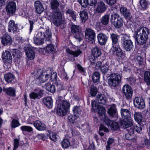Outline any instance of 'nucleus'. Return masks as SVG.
Listing matches in <instances>:
<instances>
[{
    "label": "nucleus",
    "mask_w": 150,
    "mask_h": 150,
    "mask_svg": "<svg viewBox=\"0 0 150 150\" xmlns=\"http://www.w3.org/2000/svg\"><path fill=\"white\" fill-rule=\"evenodd\" d=\"M96 67L99 68L103 74L106 73L109 68L114 73L111 74L108 79V83L111 88H114L118 86L120 83L122 77V69H117L114 61L109 59L105 63L103 64L101 61L98 62L96 64Z\"/></svg>",
    "instance_id": "1"
},
{
    "label": "nucleus",
    "mask_w": 150,
    "mask_h": 150,
    "mask_svg": "<svg viewBox=\"0 0 150 150\" xmlns=\"http://www.w3.org/2000/svg\"><path fill=\"white\" fill-rule=\"evenodd\" d=\"M42 29L36 32L33 38L35 44L38 45H42L44 43V39L46 41H49L52 37V33L49 29L47 28L46 32Z\"/></svg>",
    "instance_id": "2"
},
{
    "label": "nucleus",
    "mask_w": 150,
    "mask_h": 150,
    "mask_svg": "<svg viewBox=\"0 0 150 150\" xmlns=\"http://www.w3.org/2000/svg\"><path fill=\"white\" fill-rule=\"evenodd\" d=\"M149 33V30L146 27H142L135 31L134 38L136 44L140 45L145 44L148 38Z\"/></svg>",
    "instance_id": "3"
},
{
    "label": "nucleus",
    "mask_w": 150,
    "mask_h": 150,
    "mask_svg": "<svg viewBox=\"0 0 150 150\" xmlns=\"http://www.w3.org/2000/svg\"><path fill=\"white\" fill-rule=\"evenodd\" d=\"M56 103H58L57 109V114L60 116L66 115L70 107L69 102L65 100H57Z\"/></svg>",
    "instance_id": "4"
},
{
    "label": "nucleus",
    "mask_w": 150,
    "mask_h": 150,
    "mask_svg": "<svg viewBox=\"0 0 150 150\" xmlns=\"http://www.w3.org/2000/svg\"><path fill=\"white\" fill-rule=\"evenodd\" d=\"M126 120V121L123 120L121 122L124 128L130 127V129H133L138 133L142 131V128L140 126L139 124L138 125H135L131 118Z\"/></svg>",
    "instance_id": "5"
},
{
    "label": "nucleus",
    "mask_w": 150,
    "mask_h": 150,
    "mask_svg": "<svg viewBox=\"0 0 150 150\" xmlns=\"http://www.w3.org/2000/svg\"><path fill=\"white\" fill-rule=\"evenodd\" d=\"M130 36L125 35L121 38V43L124 49L127 51H132L134 47L133 43L130 40Z\"/></svg>",
    "instance_id": "6"
},
{
    "label": "nucleus",
    "mask_w": 150,
    "mask_h": 150,
    "mask_svg": "<svg viewBox=\"0 0 150 150\" xmlns=\"http://www.w3.org/2000/svg\"><path fill=\"white\" fill-rule=\"evenodd\" d=\"M110 52L112 55H115L120 59L122 58L125 56V52L121 49L119 44L112 45Z\"/></svg>",
    "instance_id": "7"
},
{
    "label": "nucleus",
    "mask_w": 150,
    "mask_h": 150,
    "mask_svg": "<svg viewBox=\"0 0 150 150\" xmlns=\"http://www.w3.org/2000/svg\"><path fill=\"white\" fill-rule=\"evenodd\" d=\"M71 32L74 37L79 40L81 41L84 38L83 34L81 29L77 25H72L71 26Z\"/></svg>",
    "instance_id": "8"
},
{
    "label": "nucleus",
    "mask_w": 150,
    "mask_h": 150,
    "mask_svg": "<svg viewBox=\"0 0 150 150\" xmlns=\"http://www.w3.org/2000/svg\"><path fill=\"white\" fill-rule=\"evenodd\" d=\"M86 40L88 42L93 43L95 39V34L94 32L90 28H87L85 32Z\"/></svg>",
    "instance_id": "9"
},
{
    "label": "nucleus",
    "mask_w": 150,
    "mask_h": 150,
    "mask_svg": "<svg viewBox=\"0 0 150 150\" xmlns=\"http://www.w3.org/2000/svg\"><path fill=\"white\" fill-rule=\"evenodd\" d=\"M41 71L40 69L39 70L34 73V78L37 79V81H39L40 83H42L48 79V75L47 74L44 76Z\"/></svg>",
    "instance_id": "10"
},
{
    "label": "nucleus",
    "mask_w": 150,
    "mask_h": 150,
    "mask_svg": "<svg viewBox=\"0 0 150 150\" xmlns=\"http://www.w3.org/2000/svg\"><path fill=\"white\" fill-rule=\"evenodd\" d=\"M122 91L127 99H130L131 98L133 91L130 86L128 84L124 85L122 88Z\"/></svg>",
    "instance_id": "11"
},
{
    "label": "nucleus",
    "mask_w": 150,
    "mask_h": 150,
    "mask_svg": "<svg viewBox=\"0 0 150 150\" xmlns=\"http://www.w3.org/2000/svg\"><path fill=\"white\" fill-rule=\"evenodd\" d=\"M116 105L112 104L108 106V113L111 117L114 118V120H116L118 118L117 110L116 108Z\"/></svg>",
    "instance_id": "12"
},
{
    "label": "nucleus",
    "mask_w": 150,
    "mask_h": 150,
    "mask_svg": "<svg viewBox=\"0 0 150 150\" xmlns=\"http://www.w3.org/2000/svg\"><path fill=\"white\" fill-rule=\"evenodd\" d=\"M43 93V91L42 90L37 88L35 89L34 92L30 94L29 96L31 99H39L42 97Z\"/></svg>",
    "instance_id": "13"
},
{
    "label": "nucleus",
    "mask_w": 150,
    "mask_h": 150,
    "mask_svg": "<svg viewBox=\"0 0 150 150\" xmlns=\"http://www.w3.org/2000/svg\"><path fill=\"white\" fill-rule=\"evenodd\" d=\"M1 58L5 64H11L12 62V56L10 52L5 50L2 54Z\"/></svg>",
    "instance_id": "14"
},
{
    "label": "nucleus",
    "mask_w": 150,
    "mask_h": 150,
    "mask_svg": "<svg viewBox=\"0 0 150 150\" xmlns=\"http://www.w3.org/2000/svg\"><path fill=\"white\" fill-rule=\"evenodd\" d=\"M16 3L13 1H9L6 6L7 13L9 15L14 13L16 10Z\"/></svg>",
    "instance_id": "15"
},
{
    "label": "nucleus",
    "mask_w": 150,
    "mask_h": 150,
    "mask_svg": "<svg viewBox=\"0 0 150 150\" xmlns=\"http://www.w3.org/2000/svg\"><path fill=\"white\" fill-rule=\"evenodd\" d=\"M134 105L138 108L142 109L145 107V104L144 99L140 97L135 98L133 100Z\"/></svg>",
    "instance_id": "16"
},
{
    "label": "nucleus",
    "mask_w": 150,
    "mask_h": 150,
    "mask_svg": "<svg viewBox=\"0 0 150 150\" xmlns=\"http://www.w3.org/2000/svg\"><path fill=\"white\" fill-rule=\"evenodd\" d=\"M104 121L106 125L110 126L112 130H117L119 128V124L117 122L112 121L108 118H105Z\"/></svg>",
    "instance_id": "17"
},
{
    "label": "nucleus",
    "mask_w": 150,
    "mask_h": 150,
    "mask_svg": "<svg viewBox=\"0 0 150 150\" xmlns=\"http://www.w3.org/2000/svg\"><path fill=\"white\" fill-rule=\"evenodd\" d=\"M61 145L64 149H67L69 146L74 148L75 147V139L72 138L71 142L67 139H64L62 142Z\"/></svg>",
    "instance_id": "18"
},
{
    "label": "nucleus",
    "mask_w": 150,
    "mask_h": 150,
    "mask_svg": "<svg viewBox=\"0 0 150 150\" xmlns=\"http://www.w3.org/2000/svg\"><path fill=\"white\" fill-rule=\"evenodd\" d=\"M24 51L28 59L32 60L35 58V52L33 48L32 47L30 46L25 47Z\"/></svg>",
    "instance_id": "19"
},
{
    "label": "nucleus",
    "mask_w": 150,
    "mask_h": 150,
    "mask_svg": "<svg viewBox=\"0 0 150 150\" xmlns=\"http://www.w3.org/2000/svg\"><path fill=\"white\" fill-rule=\"evenodd\" d=\"M126 22L124 21L125 24L126 25L128 28H137L140 25V22L138 21H136V19H125Z\"/></svg>",
    "instance_id": "20"
},
{
    "label": "nucleus",
    "mask_w": 150,
    "mask_h": 150,
    "mask_svg": "<svg viewBox=\"0 0 150 150\" xmlns=\"http://www.w3.org/2000/svg\"><path fill=\"white\" fill-rule=\"evenodd\" d=\"M1 40L2 43L5 46L11 45L13 41L10 36L7 34H4L1 38Z\"/></svg>",
    "instance_id": "21"
},
{
    "label": "nucleus",
    "mask_w": 150,
    "mask_h": 150,
    "mask_svg": "<svg viewBox=\"0 0 150 150\" xmlns=\"http://www.w3.org/2000/svg\"><path fill=\"white\" fill-rule=\"evenodd\" d=\"M128 132L125 134V138L127 140H129L131 142L136 143L137 141L136 137L134 134V130L133 129H127Z\"/></svg>",
    "instance_id": "22"
},
{
    "label": "nucleus",
    "mask_w": 150,
    "mask_h": 150,
    "mask_svg": "<svg viewBox=\"0 0 150 150\" xmlns=\"http://www.w3.org/2000/svg\"><path fill=\"white\" fill-rule=\"evenodd\" d=\"M34 6L35 11L38 14H41L45 10L42 3L39 1L35 2Z\"/></svg>",
    "instance_id": "23"
},
{
    "label": "nucleus",
    "mask_w": 150,
    "mask_h": 150,
    "mask_svg": "<svg viewBox=\"0 0 150 150\" xmlns=\"http://www.w3.org/2000/svg\"><path fill=\"white\" fill-rule=\"evenodd\" d=\"M98 40L101 45H105L108 40V36L106 34L100 33L97 35Z\"/></svg>",
    "instance_id": "24"
},
{
    "label": "nucleus",
    "mask_w": 150,
    "mask_h": 150,
    "mask_svg": "<svg viewBox=\"0 0 150 150\" xmlns=\"http://www.w3.org/2000/svg\"><path fill=\"white\" fill-rule=\"evenodd\" d=\"M97 5L96 11L98 13H103L107 9V6L102 1H100L99 2L97 3Z\"/></svg>",
    "instance_id": "25"
},
{
    "label": "nucleus",
    "mask_w": 150,
    "mask_h": 150,
    "mask_svg": "<svg viewBox=\"0 0 150 150\" xmlns=\"http://www.w3.org/2000/svg\"><path fill=\"white\" fill-rule=\"evenodd\" d=\"M34 126L39 131H44L46 129V126L45 124L39 120H37L34 123Z\"/></svg>",
    "instance_id": "26"
},
{
    "label": "nucleus",
    "mask_w": 150,
    "mask_h": 150,
    "mask_svg": "<svg viewBox=\"0 0 150 150\" xmlns=\"http://www.w3.org/2000/svg\"><path fill=\"white\" fill-rule=\"evenodd\" d=\"M75 51L71 50L69 48L66 49V52L69 54L72 55L74 57H77L82 53V52L78 47L75 46Z\"/></svg>",
    "instance_id": "27"
},
{
    "label": "nucleus",
    "mask_w": 150,
    "mask_h": 150,
    "mask_svg": "<svg viewBox=\"0 0 150 150\" xmlns=\"http://www.w3.org/2000/svg\"><path fill=\"white\" fill-rule=\"evenodd\" d=\"M97 99L100 104L105 105L108 102V96L103 94H98L97 96Z\"/></svg>",
    "instance_id": "28"
},
{
    "label": "nucleus",
    "mask_w": 150,
    "mask_h": 150,
    "mask_svg": "<svg viewBox=\"0 0 150 150\" xmlns=\"http://www.w3.org/2000/svg\"><path fill=\"white\" fill-rule=\"evenodd\" d=\"M120 12L123 15L125 19H131L132 16L129 10H128L125 7H120Z\"/></svg>",
    "instance_id": "29"
},
{
    "label": "nucleus",
    "mask_w": 150,
    "mask_h": 150,
    "mask_svg": "<svg viewBox=\"0 0 150 150\" xmlns=\"http://www.w3.org/2000/svg\"><path fill=\"white\" fill-rule=\"evenodd\" d=\"M44 105L48 108H51L53 106V100L52 98L48 96L44 98L43 100Z\"/></svg>",
    "instance_id": "30"
},
{
    "label": "nucleus",
    "mask_w": 150,
    "mask_h": 150,
    "mask_svg": "<svg viewBox=\"0 0 150 150\" xmlns=\"http://www.w3.org/2000/svg\"><path fill=\"white\" fill-rule=\"evenodd\" d=\"M121 116L123 118L127 119L131 118L130 112L128 109L122 108L120 110Z\"/></svg>",
    "instance_id": "31"
},
{
    "label": "nucleus",
    "mask_w": 150,
    "mask_h": 150,
    "mask_svg": "<svg viewBox=\"0 0 150 150\" xmlns=\"http://www.w3.org/2000/svg\"><path fill=\"white\" fill-rule=\"evenodd\" d=\"M5 81L7 82H14L15 81L14 75L11 73H8L4 75Z\"/></svg>",
    "instance_id": "32"
},
{
    "label": "nucleus",
    "mask_w": 150,
    "mask_h": 150,
    "mask_svg": "<svg viewBox=\"0 0 150 150\" xmlns=\"http://www.w3.org/2000/svg\"><path fill=\"white\" fill-rule=\"evenodd\" d=\"M110 14H111L110 19L118 18L120 17L119 15L117 13L113 12L112 13H110V11H108L102 17V19H109Z\"/></svg>",
    "instance_id": "33"
},
{
    "label": "nucleus",
    "mask_w": 150,
    "mask_h": 150,
    "mask_svg": "<svg viewBox=\"0 0 150 150\" xmlns=\"http://www.w3.org/2000/svg\"><path fill=\"white\" fill-rule=\"evenodd\" d=\"M139 3L141 9L143 10L147 9L150 4L149 1L148 0H139Z\"/></svg>",
    "instance_id": "34"
},
{
    "label": "nucleus",
    "mask_w": 150,
    "mask_h": 150,
    "mask_svg": "<svg viewBox=\"0 0 150 150\" xmlns=\"http://www.w3.org/2000/svg\"><path fill=\"white\" fill-rule=\"evenodd\" d=\"M60 5L59 0H50V7L52 10L59 9V7Z\"/></svg>",
    "instance_id": "35"
},
{
    "label": "nucleus",
    "mask_w": 150,
    "mask_h": 150,
    "mask_svg": "<svg viewBox=\"0 0 150 150\" xmlns=\"http://www.w3.org/2000/svg\"><path fill=\"white\" fill-rule=\"evenodd\" d=\"M17 25L13 20H11L9 22L8 31L9 32L13 31L16 32L17 30Z\"/></svg>",
    "instance_id": "36"
},
{
    "label": "nucleus",
    "mask_w": 150,
    "mask_h": 150,
    "mask_svg": "<svg viewBox=\"0 0 150 150\" xmlns=\"http://www.w3.org/2000/svg\"><path fill=\"white\" fill-rule=\"evenodd\" d=\"M4 91L8 96L14 97L16 95V90L13 88L9 87L4 89Z\"/></svg>",
    "instance_id": "37"
},
{
    "label": "nucleus",
    "mask_w": 150,
    "mask_h": 150,
    "mask_svg": "<svg viewBox=\"0 0 150 150\" xmlns=\"http://www.w3.org/2000/svg\"><path fill=\"white\" fill-rule=\"evenodd\" d=\"M91 52L93 56H94L97 58L100 56L101 54V50L99 47L96 46L92 49Z\"/></svg>",
    "instance_id": "38"
},
{
    "label": "nucleus",
    "mask_w": 150,
    "mask_h": 150,
    "mask_svg": "<svg viewBox=\"0 0 150 150\" xmlns=\"http://www.w3.org/2000/svg\"><path fill=\"white\" fill-rule=\"evenodd\" d=\"M12 54L15 60H16L18 62L20 61L21 54L20 51L18 49H13Z\"/></svg>",
    "instance_id": "39"
},
{
    "label": "nucleus",
    "mask_w": 150,
    "mask_h": 150,
    "mask_svg": "<svg viewBox=\"0 0 150 150\" xmlns=\"http://www.w3.org/2000/svg\"><path fill=\"white\" fill-rule=\"evenodd\" d=\"M47 71L48 79H50V80L53 79V80H54L56 81H57L56 79L57 73L56 72H54L52 73V69H48L47 70Z\"/></svg>",
    "instance_id": "40"
},
{
    "label": "nucleus",
    "mask_w": 150,
    "mask_h": 150,
    "mask_svg": "<svg viewBox=\"0 0 150 150\" xmlns=\"http://www.w3.org/2000/svg\"><path fill=\"white\" fill-rule=\"evenodd\" d=\"M111 21L113 22L114 26L116 28H120L123 25L124 21L123 19H111Z\"/></svg>",
    "instance_id": "41"
},
{
    "label": "nucleus",
    "mask_w": 150,
    "mask_h": 150,
    "mask_svg": "<svg viewBox=\"0 0 150 150\" xmlns=\"http://www.w3.org/2000/svg\"><path fill=\"white\" fill-rule=\"evenodd\" d=\"M52 11L53 19H62V15L59 8Z\"/></svg>",
    "instance_id": "42"
},
{
    "label": "nucleus",
    "mask_w": 150,
    "mask_h": 150,
    "mask_svg": "<svg viewBox=\"0 0 150 150\" xmlns=\"http://www.w3.org/2000/svg\"><path fill=\"white\" fill-rule=\"evenodd\" d=\"M44 50L46 52L48 53L53 54L55 52L54 46L52 44L47 45Z\"/></svg>",
    "instance_id": "43"
},
{
    "label": "nucleus",
    "mask_w": 150,
    "mask_h": 150,
    "mask_svg": "<svg viewBox=\"0 0 150 150\" xmlns=\"http://www.w3.org/2000/svg\"><path fill=\"white\" fill-rule=\"evenodd\" d=\"M45 88L47 91L52 93H54L55 92V87L54 85H51L49 83H48L44 86Z\"/></svg>",
    "instance_id": "44"
},
{
    "label": "nucleus",
    "mask_w": 150,
    "mask_h": 150,
    "mask_svg": "<svg viewBox=\"0 0 150 150\" xmlns=\"http://www.w3.org/2000/svg\"><path fill=\"white\" fill-rule=\"evenodd\" d=\"M66 13L67 15L69 14V16L72 19H76L78 16L76 12L71 8L67 10L66 11Z\"/></svg>",
    "instance_id": "45"
},
{
    "label": "nucleus",
    "mask_w": 150,
    "mask_h": 150,
    "mask_svg": "<svg viewBox=\"0 0 150 150\" xmlns=\"http://www.w3.org/2000/svg\"><path fill=\"white\" fill-rule=\"evenodd\" d=\"M20 129L23 133L26 132H30L33 130V128L29 126H22L20 127Z\"/></svg>",
    "instance_id": "46"
},
{
    "label": "nucleus",
    "mask_w": 150,
    "mask_h": 150,
    "mask_svg": "<svg viewBox=\"0 0 150 150\" xmlns=\"http://www.w3.org/2000/svg\"><path fill=\"white\" fill-rule=\"evenodd\" d=\"M144 81L148 85L150 84V70L146 71L144 73Z\"/></svg>",
    "instance_id": "47"
},
{
    "label": "nucleus",
    "mask_w": 150,
    "mask_h": 150,
    "mask_svg": "<svg viewBox=\"0 0 150 150\" xmlns=\"http://www.w3.org/2000/svg\"><path fill=\"white\" fill-rule=\"evenodd\" d=\"M134 117L136 121L138 123L142 121V114L140 112H135L134 115Z\"/></svg>",
    "instance_id": "48"
},
{
    "label": "nucleus",
    "mask_w": 150,
    "mask_h": 150,
    "mask_svg": "<svg viewBox=\"0 0 150 150\" xmlns=\"http://www.w3.org/2000/svg\"><path fill=\"white\" fill-rule=\"evenodd\" d=\"M110 37L112 41V45L118 44L117 42L118 36L114 33L110 34Z\"/></svg>",
    "instance_id": "49"
},
{
    "label": "nucleus",
    "mask_w": 150,
    "mask_h": 150,
    "mask_svg": "<svg viewBox=\"0 0 150 150\" xmlns=\"http://www.w3.org/2000/svg\"><path fill=\"white\" fill-rule=\"evenodd\" d=\"M103 131L104 132H108V129L102 124H100L99 131V134L101 136H103L104 135V133L102 132Z\"/></svg>",
    "instance_id": "50"
},
{
    "label": "nucleus",
    "mask_w": 150,
    "mask_h": 150,
    "mask_svg": "<svg viewBox=\"0 0 150 150\" xmlns=\"http://www.w3.org/2000/svg\"><path fill=\"white\" fill-rule=\"evenodd\" d=\"M21 125L18 120L16 119H13L11 122V128H15Z\"/></svg>",
    "instance_id": "51"
},
{
    "label": "nucleus",
    "mask_w": 150,
    "mask_h": 150,
    "mask_svg": "<svg viewBox=\"0 0 150 150\" xmlns=\"http://www.w3.org/2000/svg\"><path fill=\"white\" fill-rule=\"evenodd\" d=\"M96 111H97L99 115L102 116L105 113V109L104 107L100 105L98 106Z\"/></svg>",
    "instance_id": "52"
},
{
    "label": "nucleus",
    "mask_w": 150,
    "mask_h": 150,
    "mask_svg": "<svg viewBox=\"0 0 150 150\" xmlns=\"http://www.w3.org/2000/svg\"><path fill=\"white\" fill-rule=\"evenodd\" d=\"M71 131V133L73 136L77 137L78 140H81L82 139L80 132L74 129H72Z\"/></svg>",
    "instance_id": "53"
},
{
    "label": "nucleus",
    "mask_w": 150,
    "mask_h": 150,
    "mask_svg": "<svg viewBox=\"0 0 150 150\" xmlns=\"http://www.w3.org/2000/svg\"><path fill=\"white\" fill-rule=\"evenodd\" d=\"M73 111L74 115L77 117H79L81 113L80 108L77 106L74 107L73 109Z\"/></svg>",
    "instance_id": "54"
},
{
    "label": "nucleus",
    "mask_w": 150,
    "mask_h": 150,
    "mask_svg": "<svg viewBox=\"0 0 150 150\" xmlns=\"http://www.w3.org/2000/svg\"><path fill=\"white\" fill-rule=\"evenodd\" d=\"M92 79L94 83L98 82L99 81L100 74L98 72L95 71L92 76Z\"/></svg>",
    "instance_id": "55"
},
{
    "label": "nucleus",
    "mask_w": 150,
    "mask_h": 150,
    "mask_svg": "<svg viewBox=\"0 0 150 150\" xmlns=\"http://www.w3.org/2000/svg\"><path fill=\"white\" fill-rule=\"evenodd\" d=\"M55 84L57 88V90L59 91L64 90V88L63 87L61 81L59 80L56 81H55Z\"/></svg>",
    "instance_id": "56"
},
{
    "label": "nucleus",
    "mask_w": 150,
    "mask_h": 150,
    "mask_svg": "<svg viewBox=\"0 0 150 150\" xmlns=\"http://www.w3.org/2000/svg\"><path fill=\"white\" fill-rule=\"evenodd\" d=\"M36 117L35 116H30L26 121V123L28 124L34 125V123L36 121Z\"/></svg>",
    "instance_id": "57"
},
{
    "label": "nucleus",
    "mask_w": 150,
    "mask_h": 150,
    "mask_svg": "<svg viewBox=\"0 0 150 150\" xmlns=\"http://www.w3.org/2000/svg\"><path fill=\"white\" fill-rule=\"evenodd\" d=\"M58 74L61 78L62 79H68L67 74L65 72L64 69H62L59 72Z\"/></svg>",
    "instance_id": "58"
},
{
    "label": "nucleus",
    "mask_w": 150,
    "mask_h": 150,
    "mask_svg": "<svg viewBox=\"0 0 150 150\" xmlns=\"http://www.w3.org/2000/svg\"><path fill=\"white\" fill-rule=\"evenodd\" d=\"M77 1L83 8H86L89 5L88 0H77Z\"/></svg>",
    "instance_id": "59"
},
{
    "label": "nucleus",
    "mask_w": 150,
    "mask_h": 150,
    "mask_svg": "<svg viewBox=\"0 0 150 150\" xmlns=\"http://www.w3.org/2000/svg\"><path fill=\"white\" fill-rule=\"evenodd\" d=\"M79 15L81 19H88V13L85 10L81 11Z\"/></svg>",
    "instance_id": "60"
},
{
    "label": "nucleus",
    "mask_w": 150,
    "mask_h": 150,
    "mask_svg": "<svg viewBox=\"0 0 150 150\" xmlns=\"http://www.w3.org/2000/svg\"><path fill=\"white\" fill-rule=\"evenodd\" d=\"M101 20L100 23H96V26L99 28L101 27V24L102 25H106L108 24L109 22V19H101Z\"/></svg>",
    "instance_id": "61"
},
{
    "label": "nucleus",
    "mask_w": 150,
    "mask_h": 150,
    "mask_svg": "<svg viewBox=\"0 0 150 150\" xmlns=\"http://www.w3.org/2000/svg\"><path fill=\"white\" fill-rule=\"evenodd\" d=\"M67 116L68 120L69 122L73 124L76 122V118H75L72 115L68 114Z\"/></svg>",
    "instance_id": "62"
},
{
    "label": "nucleus",
    "mask_w": 150,
    "mask_h": 150,
    "mask_svg": "<svg viewBox=\"0 0 150 150\" xmlns=\"http://www.w3.org/2000/svg\"><path fill=\"white\" fill-rule=\"evenodd\" d=\"M97 88L94 86H91V87L90 93L91 95L93 97L95 96L97 93Z\"/></svg>",
    "instance_id": "63"
},
{
    "label": "nucleus",
    "mask_w": 150,
    "mask_h": 150,
    "mask_svg": "<svg viewBox=\"0 0 150 150\" xmlns=\"http://www.w3.org/2000/svg\"><path fill=\"white\" fill-rule=\"evenodd\" d=\"M36 22H37V24L38 26L40 28L39 30H41L42 29H43L45 30V32L46 29H45L43 26L45 23L43 22L42 19H36Z\"/></svg>",
    "instance_id": "64"
}]
</instances>
